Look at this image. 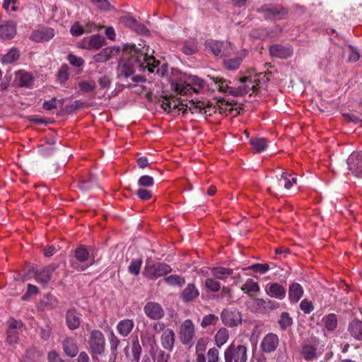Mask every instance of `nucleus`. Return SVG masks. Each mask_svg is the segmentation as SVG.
Returning a JSON list of instances; mask_svg holds the SVG:
<instances>
[{"label": "nucleus", "instance_id": "f257e3e1", "mask_svg": "<svg viewBox=\"0 0 362 362\" xmlns=\"http://www.w3.org/2000/svg\"><path fill=\"white\" fill-rule=\"evenodd\" d=\"M148 52L149 47L144 41L138 45L127 44L124 46L117 71V78L124 83V86L129 87L146 81L144 76L135 74L137 70L144 71L147 69L150 73H153L156 69L158 76L167 75L168 65L163 63L160 66V62L150 55Z\"/></svg>", "mask_w": 362, "mask_h": 362}, {"label": "nucleus", "instance_id": "f03ea898", "mask_svg": "<svg viewBox=\"0 0 362 362\" xmlns=\"http://www.w3.org/2000/svg\"><path fill=\"white\" fill-rule=\"evenodd\" d=\"M271 73H259L257 78L252 79L251 76L240 77L238 81L241 85L238 87L234 88L230 86L231 83L230 81L222 77H211L210 79L214 83L216 88L219 92L225 93L233 96H243L247 93L251 95L252 93H257L259 88L260 77H266L267 75Z\"/></svg>", "mask_w": 362, "mask_h": 362}, {"label": "nucleus", "instance_id": "7ed1b4c3", "mask_svg": "<svg viewBox=\"0 0 362 362\" xmlns=\"http://www.w3.org/2000/svg\"><path fill=\"white\" fill-rule=\"evenodd\" d=\"M74 257L69 259L72 268L83 272L95 262V250L92 247L89 249L83 245H80L73 250Z\"/></svg>", "mask_w": 362, "mask_h": 362}, {"label": "nucleus", "instance_id": "20e7f679", "mask_svg": "<svg viewBox=\"0 0 362 362\" xmlns=\"http://www.w3.org/2000/svg\"><path fill=\"white\" fill-rule=\"evenodd\" d=\"M88 346L93 361L102 355L105 350V339L104 334L98 329H93L89 337Z\"/></svg>", "mask_w": 362, "mask_h": 362}, {"label": "nucleus", "instance_id": "39448f33", "mask_svg": "<svg viewBox=\"0 0 362 362\" xmlns=\"http://www.w3.org/2000/svg\"><path fill=\"white\" fill-rule=\"evenodd\" d=\"M225 362H247V349L242 344L231 343L224 351Z\"/></svg>", "mask_w": 362, "mask_h": 362}, {"label": "nucleus", "instance_id": "423d86ee", "mask_svg": "<svg viewBox=\"0 0 362 362\" xmlns=\"http://www.w3.org/2000/svg\"><path fill=\"white\" fill-rule=\"evenodd\" d=\"M179 339L182 344L192 346L195 337V327L189 319L185 320L180 325L178 331Z\"/></svg>", "mask_w": 362, "mask_h": 362}, {"label": "nucleus", "instance_id": "0eeeda50", "mask_svg": "<svg viewBox=\"0 0 362 362\" xmlns=\"http://www.w3.org/2000/svg\"><path fill=\"white\" fill-rule=\"evenodd\" d=\"M171 272L172 268L170 265L164 262H158L151 265H146L144 274L148 279L156 280Z\"/></svg>", "mask_w": 362, "mask_h": 362}, {"label": "nucleus", "instance_id": "6e6552de", "mask_svg": "<svg viewBox=\"0 0 362 362\" xmlns=\"http://www.w3.org/2000/svg\"><path fill=\"white\" fill-rule=\"evenodd\" d=\"M221 319L224 325L234 327L241 324L242 315L237 308H224L221 313Z\"/></svg>", "mask_w": 362, "mask_h": 362}, {"label": "nucleus", "instance_id": "1a4fd4ad", "mask_svg": "<svg viewBox=\"0 0 362 362\" xmlns=\"http://www.w3.org/2000/svg\"><path fill=\"white\" fill-rule=\"evenodd\" d=\"M257 12L262 13L265 19H282L287 15V11L281 6L264 4L257 8Z\"/></svg>", "mask_w": 362, "mask_h": 362}, {"label": "nucleus", "instance_id": "9d476101", "mask_svg": "<svg viewBox=\"0 0 362 362\" xmlns=\"http://www.w3.org/2000/svg\"><path fill=\"white\" fill-rule=\"evenodd\" d=\"M58 268L57 264H50L46 267L37 269L34 274V278L37 283L46 287L50 281L52 274Z\"/></svg>", "mask_w": 362, "mask_h": 362}, {"label": "nucleus", "instance_id": "9b49d317", "mask_svg": "<svg viewBox=\"0 0 362 362\" xmlns=\"http://www.w3.org/2000/svg\"><path fill=\"white\" fill-rule=\"evenodd\" d=\"M347 165L356 177L362 178V151L352 153L347 158Z\"/></svg>", "mask_w": 362, "mask_h": 362}, {"label": "nucleus", "instance_id": "f8f14e48", "mask_svg": "<svg viewBox=\"0 0 362 362\" xmlns=\"http://www.w3.org/2000/svg\"><path fill=\"white\" fill-rule=\"evenodd\" d=\"M279 344V337L276 334L268 333L263 337L259 347L263 353L270 354L276 349Z\"/></svg>", "mask_w": 362, "mask_h": 362}, {"label": "nucleus", "instance_id": "ddd939ff", "mask_svg": "<svg viewBox=\"0 0 362 362\" xmlns=\"http://www.w3.org/2000/svg\"><path fill=\"white\" fill-rule=\"evenodd\" d=\"M145 315L151 320H159L164 317L165 313L162 306L156 302H148L144 307Z\"/></svg>", "mask_w": 362, "mask_h": 362}, {"label": "nucleus", "instance_id": "4468645a", "mask_svg": "<svg viewBox=\"0 0 362 362\" xmlns=\"http://www.w3.org/2000/svg\"><path fill=\"white\" fill-rule=\"evenodd\" d=\"M55 35L54 30L49 27H42L34 30L30 38L36 42H44L50 40Z\"/></svg>", "mask_w": 362, "mask_h": 362}, {"label": "nucleus", "instance_id": "2eb2a0df", "mask_svg": "<svg viewBox=\"0 0 362 362\" xmlns=\"http://www.w3.org/2000/svg\"><path fill=\"white\" fill-rule=\"evenodd\" d=\"M105 39L100 35H93L90 37L84 38L78 42V45L88 49H98L105 45Z\"/></svg>", "mask_w": 362, "mask_h": 362}, {"label": "nucleus", "instance_id": "dca6fc26", "mask_svg": "<svg viewBox=\"0 0 362 362\" xmlns=\"http://www.w3.org/2000/svg\"><path fill=\"white\" fill-rule=\"evenodd\" d=\"M265 293L271 298L281 300L286 298V289L283 285L274 282L265 286Z\"/></svg>", "mask_w": 362, "mask_h": 362}, {"label": "nucleus", "instance_id": "f3484780", "mask_svg": "<svg viewBox=\"0 0 362 362\" xmlns=\"http://www.w3.org/2000/svg\"><path fill=\"white\" fill-rule=\"evenodd\" d=\"M276 177V180L273 182V187L276 189H280L282 187H284L286 189H291L293 185L297 183V177L287 173H282L280 175V177L278 175Z\"/></svg>", "mask_w": 362, "mask_h": 362}, {"label": "nucleus", "instance_id": "a211bd4d", "mask_svg": "<svg viewBox=\"0 0 362 362\" xmlns=\"http://www.w3.org/2000/svg\"><path fill=\"white\" fill-rule=\"evenodd\" d=\"M62 346L64 354L70 358L76 356L79 351L77 341L74 337H65L62 341Z\"/></svg>", "mask_w": 362, "mask_h": 362}, {"label": "nucleus", "instance_id": "6ab92c4d", "mask_svg": "<svg viewBox=\"0 0 362 362\" xmlns=\"http://www.w3.org/2000/svg\"><path fill=\"white\" fill-rule=\"evenodd\" d=\"M293 50L291 46L282 45H273L269 48V53L272 57L279 59H287L293 54Z\"/></svg>", "mask_w": 362, "mask_h": 362}, {"label": "nucleus", "instance_id": "aec40b11", "mask_svg": "<svg viewBox=\"0 0 362 362\" xmlns=\"http://www.w3.org/2000/svg\"><path fill=\"white\" fill-rule=\"evenodd\" d=\"M119 21L125 26L131 28L138 33L144 34L148 32L145 25L139 23L135 18L129 15L121 16Z\"/></svg>", "mask_w": 362, "mask_h": 362}, {"label": "nucleus", "instance_id": "412c9836", "mask_svg": "<svg viewBox=\"0 0 362 362\" xmlns=\"http://www.w3.org/2000/svg\"><path fill=\"white\" fill-rule=\"evenodd\" d=\"M199 296V291L194 284L189 283L180 293V298L184 303H190Z\"/></svg>", "mask_w": 362, "mask_h": 362}, {"label": "nucleus", "instance_id": "4be33fe9", "mask_svg": "<svg viewBox=\"0 0 362 362\" xmlns=\"http://www.w3.org/2000/svg\"><path fill=\"white\" fill-rule=\"evenodd\" d=\"M227 45V42L224 43L212 40L206 41L205 43L206 49L208 51L212 52L215 56L221 57L227 54V52L225 49V47Z\"/></svg>", "mask_w": 362, "mask_h": 362}, {"label": "nucleus", "instance_id": "5701e85b", "mask_svg": "<svg viewBox=\"0 0 362 362\" xmlns=\"http://www.w3.org/2000/svg\"><path fill=\"white\" fill-rule=\"evenodd\" d=\"M81 314L76 308L69 309L66 313V323L69 329L74 330L79 327L81 324Z\"/></svg>", "mask_w": 362, "mask_h": 362}, {"label": "nucleus", "instance_id": "b1692460", "mask_svg": "<svg viewBox=\"0 0 362 362\" xmlns=\"http://www.w3.org/2000/svg\"><path fill=\"white\" fill-rule=\"evenodd\" d=\"M160 339L161 344L165 349L169 351L173 350L175 342V334L172 329L168 328L165 329L163 332Z\"/></svg>", "mask_w": 362, "mask_h": 362}, {"label": "nucleus", "instance_id": "393cba45", "mask_svg": "<svg viewBox=\"0 0 362 362\" xmlns=\"http://www.w3.org/2000/svg\"><path fill=\"white\" fill-rule=\"evenodd\" d=\"M348 332L357 341H362V321L355 318L349 322Z\"/></svg>", "mask_w": 362, "mask_h": 362}, {"label": "nucleus", "instance_id": "a878e982", "mask_svg": "<svg viewBox=\"0 0 362 362\" xmlns=\"http://www.w3.org/2000/svg\"><path fill=\"white\" fill-rule=\"evenodd\" d=\"M300 353L306 361H312L317 358V347L308 343L302 344Z\"/></svg>", "mask_w": 362, "mask_h": 362}, {"label": "nucleus", "instance_id": "bb28decb", "mask_svg": "<svg viewBox=\"0 0 362 362\" xmlns=\"http://www.w3.org/2000/svg\"><path fill=\"white\" fill-rule=\"evenodd\" d=\"M303 288L300 284L293 282L290 284L288 288V298L291 303H297L303 297Z\"/></svg>", "mask_w": 362, "mask_h": 362}, {"label": "nucleus", "instance_id": "cd10ccee", "mask_svg": "<svg viewBox=\"0 0 362 362\" xmlns=\"http://www.w3.org/2000/svg\"><path fill=\"white\" fill-rule=\"evenodd\" d=\"M16 34V25L12 21L0 25V37L4 40L12 39Z\"/></svg>", "mask_w": 362, "mask_h": 362}, {"label": "nucleus", "instance_id": "c85d7f7f", "mask_svg": "<svg viewBox=\"0 0 362 362\" xmlns=\"http://www.w3.org/2000/svg\"><path fill=\"white\" fill-rule=\"evenodd\" d=\"M119 52V48L116 47H109L103 49L100 53L95 55L96 62H107L111 58L117 55Z\"/></svg>", "mask_w": 362, "mask_h": 362}, {"label": "nucleus", "instance_id": "c756f323", "mask_svg": "<svg viewBox=\"0 0 362 362\" xmlns=\"http://www.w3.org/2000/svg\"><path fill=\"white\" fill-rule=\"evenodd\" d=\"M134 322L132 320L124 319L120 320L116 327L117 331L122 337H127L132 331Z\"/></svg>", "mask_w": 362, "mask_h": 362}, {"label": "nucleus", "instance_id": "7c9ffc66", "mask_svg": "<svg viewBox=\"0 0 362 362\" xmlns=\"http://www.w3.org/2000/svg\"><path fill=\"white\" fill-rule=\"evenodd\" d=\"M78 187L83 191L86 192L94 188L98 187V180L93 176H88L83 177L78 183Z\"/></svg>", "mask_w": 362, "mask_h": 362}, {"label": "nucleus", "instance_id": "2f4dec72", "mask_svg": "<svg viewBox=\"0 0 362 362\" xmlns=\"http://www.w3.org/2000/svg\"><path fill=\"white\" fill-rule=\"evenodd\" d=\"M211 274L216 279L226 281L233 274V269L223 267H215L211 269Z\"/></svg>", "mask_w": 362, "mask_h": 362}, {"label": "nucleus", "instance_id": "473e14b6", "mask_svg": "<svg viewBox=\"0 0 362 362\" xmlns=\"http://www.w3.org/2000/svg\"><path fill=\"white\" fill-rule=\"evenodd\" d=\"M16 82L20 87L30 88L33 83V77L28 72L20 71L16 74Z\"/></svg>", "mask_w": 362, "mask_h": 362}, {"label": "nucleus", "instance_id": "72a5a7b5", "mask_svg": "<svg viewBox=\"0 0 362 362\" xmlns=\"http://www.w3.org/2000/svg\"><path fill=\"white\" fill-rule=\"evenodd\" d=\"M322 322L327 331L333 332L337 327L338 318L336 314L329 313L322 317Z\"/></svg>", "mask_w": 362, "mask_h": 362}, {"label": "nucleus", "instance_id": "f704fd0d", "mask_svg": "<svg viewBox=\"0 0 362 362\" xmlns=\"http://www.w3.org/2000/svg\"><path fill=\"white\" fill-rule=\"evenodd\" d=\"M240 289L244 293L247 294L250 293H257L260 291L258 282L253 279H247L245 283L241 286ZM249 296H251V295Z\"/></svg>", "mask_w": 362, "mask_h": 362}, {"label": "nucleus", "instance_id": "c9c22d12", "mask_svg": "<svg viewBox=\"0 0 362 362\" xmlns=\"http://www.w3.org/2000/svg\"><path fill=\"white\" fill-rule=\"evenodd\" d=\"M229 339V332L225 327L220 328L214 336L216 345L221 348Z\"/></svg>", "mask_w": 362, "mask_h": 362}, {"label": "nucleus", "instance_id": "e433bc0d", "mask_svg": "<svg viewBox=\"0 0 362 362\" xmlns=\"http://www.w3.org/2000/svg\"><path fill=\"white\" fill-rule=\"evenodd\" d=\"M255 153H261L264 151L267 146L268 141L265 138H253L250 141Z\"/></svg>", "mask_w": 362, "mask_h": 362}, {"label": "nucleus", "instance_id": "4c0bfd02", "mask_svg": "<svg viewBox=\"0 0 362 362\" xmlns=\"http://www.w3.org/2000/svg\"><path fill=\"white\" fill-rule=\"evenodd\" d=\"M163 281L171 286L182 287L185 284V279L176 274H173L165 277Z\"/></svg>", "mask_w": 362, "mask_h": 362}, {"label": "nucleus", "instance_id": "58836bf2", "mask_svg": "<svg viewBox=\"0 0 362 362\" xmlns=\"http://www.w3.org/2000/svg\"><path fill=\"white\" fill-rule=\"evenodd\" d=\"M189 83L192 88V91L196 93H201L204 88V81L197 76H190L189 78Z\"/></svg>", "mask_w": 362, "mask_h": 362}, {"label": "nucleus", "instance_id": "ea45409f", "mask_svg": "<svg viewBox=\"0 0 362 362\" xmlns=\"http://www.w3.org/2000/svg\"><path fill=\"white\" fill-rule=\"evenodd\" d=\"M293 319L290 316V314L287 312H283L281 314L280 318L278 321L280 329L283 331L286 330L293 325Z\"/></svg>", "mask_w": 362, "mask_h": 362}, {"label": "nucleus", "instance_id": "a19ab883", "mask_svg": "<svg viewBox=\"0 0 362 362\" xmlns=\"http://www.w3.org/2000/svg\"><path fill=\"white\" fill-rule=\"evenodd\" d=\"M80 90L84 93H93L95 94V83L94 81H81L78 83Z\"/></svg>", "mask_w": 362, "mask_h": 362}, {"label": "nucleus", "instance_id": "79ce46f5", "mask_svg": "<svg viewBox=\"0 0 362 362\" xmlns=\"http://www.w3.org/2000/svg\"><path fill=\"white\" fill-rule=\"evenodd\" d=\"M58 299L52 293H47L42 300V304L47 310L54 309L58 305Z\"/></svg>", "mask_w": 362, "mask_h": 362}, {"label": "nucleus", "instance_id": "37998d69", "mask_svg": "<svg viewBox=\"0 0 362 362\" xmlns=\"http://www.w3.org/2000/svg\"><path fill=\"white\" fill-rule=\"evenodd\" d=\"M142 263L143 261L141 258L132 259L127 268L129 273L134 276L139 275L142 266Z\"/></svg>", "mask_w": 362, "mask_h": 362}, {"label": "nucleus", "instance_id": "c03bdc74", "mask_svg": "<svg viewBox=\"0 0 362 362\" xmlns=\"http://www.w3.org/2000/svg\"><path fill=\"white\" fill-rule=\"evenodd\" d=\"M172 86L174 87L175 91L177 94L187 95L191 93V91H192V88L189 81L187 83H176L175 84H172Z\"/></svg>", "mask_w": 362, "mask_h": 362}, {"label": "nucleus", "instance_id": "a18cd8bd", "mask_svg": "<svg viewBox=\"0 0 362 362\" xmlns=\"http://www.w3.org/2000/svg\"><path fill=\"white\" fill-rule=\"evenodd\" d=\"M218 321V316L214 314H208L203 317L200 325L202 328H206L209 325H216Z\"/></svg>", "mask_w": 362, "mask_h": 362}, {"label": "nucleus", "instance_id": "49530a36", "mask_svg": "<svg viewBox=\"0 0 362 362\" xmlns=\"http://www.w3.org/2000/svg\"><path fill=\"white\" fill-rule=\"evenodd\" d=\"M209 340L206 337L199 338L195 346V353L196 356H204V352L206 349V346L208 344Z\"/></svg>", "mask_w": 362, "mask_h": 362}, {"label": "nucleus", "instance_id": "de8ad7c7", "mask_svg": "<svg viewBox=\"0 0 362 362\" xmlns=\"http://www.w3.org/2000/svg\"><path fill=\"white\" fill-rule=\"evenodd\" d=\"M204 287L211 292H218L221 289V284L215 278H206L204 281Z\"/></svg>", "mask_w": 362, "mask_h": 362}, {"label": "nucleus", "instance_id": "09e8293b", "mask_svg": "<svg viewBox=\"0 0 362 362\" xmlns=\"http://www.w3.org/2000/svg\"><path fill=\"white\" fill-rule=\"evenodd\" d=\"M242 62V58L235 57L233 59H228L223 61L224 66L226 69L230 71H235L239 67Z\"/></svg>", "mask_w": 362, "mask_h": 362}, {"label": "nucleus", "instance_id": "8fccbe9b", "mask_svg": "<svg viewBox=\"0 0 362 362\" xmlns=\"http://www.w3.org/2000/svg\"><path fill=\"white\" fill-rule=\"evenodd\" d=\"M19 51L16 48L11 49L8 53L4 55L2 62L5 64H11L19 58Z\"/></svg>", "mask_w": 362, "mask_h": 362}, {"label": "nucleus", "instance_id": "3c124183", "mask_svg": "<svg viewBox=\"0 0 362 362\" xmlns=\"http://www.w3.org/2000/svg\"><path fill=\"white\" fill-rule=\"evenodd\" d=\"M108 340L110 342V351H111L112 354L116 355L118 346L120 344V341L117 338V337L113 331H110V332L109 333Z\"/></svg>", "mask_w": 362, "mask_h": 362}, {"label": "nucleus", "instance_id": "603ef678", "mask_svg": "<svg viewBox=\"0 0 362 362\" xmlns=\"http://www.w3.org/2000/svg\"><path fill=\"white\" fill-rule=\"evenodd\" d=\"M142 351V348L139 344L138 338H136L132 341V354L134 360L139 362Z\"/></svg>", "mask_w": 362, "mask_h": 362}, {"label": "nucleus", "instance_id": "864d4df0", "mask_svg": "<svg viewBox=\"0 0 362 362\" xmlns=\"http://www.w3.org/2000/svg\"><path fill=\"white\" fill-rule=\"evenodd\" d=\"M90 32V29L84 28L78 22L74 23L70 29V33L73 36H79L85 33Z\"/></svg>", "mask_w": 362, "mask_h": 362}, {"label": "nucleus", "instance_id": "5fc2aeb1", "mask_svg": "<svg viewBox=\"0 0 362 362\" xmlns=\"http://www.w3.org/2000/svg\"><path fill=\"white\" fill-rule=\"evenodd\" d=\"M69 77V67L67 65L64 64L62 66L60 69L59 70L57 73V80L61 83H63L66 82Z\"/></svg>", "mask_w": 362, "mask_h": 362}, {"label": "nucleus", "instance_id": "6e6d98bb", "mask_svg": "<svg viewBox=\"0 0 362 362\" xmlns=\"http://www.w3.org/2000/svg\"><path fill=\"white\" fill-rule=\"evenodd\" d=\"M154 362H168L170 354L164 351L159 349L156 351V354L152 356Z\"/></svg>", "mask_w": 362, "mask_h": 362}, {"label": "nucleus", "instance_id": "4d7b16f0", "mask_svg": "<svg viewBox=\"0 0 362 362\" xmlns=\"http://www.w3.org/2000/svg\"><path fill=\"white\" fill-rule=\"evenodd\" d=\"M57 103H59L60 104L63 103V100H57L56 98H52L49 100H45L42 104V107L45 110H52L54 109H56L57 107Z\"/></svg>", "mask_w": 362, "mask_h": 362}, {"label": "nucleus", "instance_id": "13d9d810", "mask_svg": "<svg viewBox=\"0 0 362 362\" xmlns=\"http://www.w3.org/2000/svg\"><path fill=\"white\" fill-rule=\"evenodd\" d=\"M154 184V180L151 176L142 175L138 180V185L142 187H149Z\"/></svg>", "mask_w": 362, "mask_h": 362}, {"label": "nucleus", "instance_id": "bf43d9fd", "mask_svg": "<svg viewBox=\"0 0 362 362\" xmlns=\"http://www.w3.org/2000/svg\"><path fill=\"white\" fill-rule=\"evenodd\" d=\"M219 351L216 347L210 348L207 351L208 362H219Z\"/></svg>", "mask_w": 362, "mask_h": 362}, {"label": "nucleus", "instance_id": "052dcab7", "mask_svg": "<svg viewBox=\"0 0 362 362\" xmlns=\"http://www.w3.org/2000/svg\"><path fill=\"white\" fill-rule=\"evenodd\" d=\"M300 308L305 314H310L314 310V305L310 300L303 299L300 303Z\"/></svg>", "mask_w": 362, "mask_h": 362}, {"label": "nucleus", "instance_id": "680f3d73", "mask_svg": "<svg viewBox=\"0 0 362 362\" xmlns=\"http://www.w3.org/2000/svg\"><path fill=\"white\" fill-rule=\"evenodd\" d=\"M248 269L252 270L255 273L264 274L269 269V267L267 264L257 263L252 264Z\"/></svg>", "mask_w": 362, "mask_h": 362}, {"label": "nucleus", "instance_id": "e2e57ef3", "mask_svg": "<svg viewBox=\"0 0 362 362\" xmlns=\"http://www.w3.org/2000/svg\"><path fill=\"white\" fill-rule=\"evenodd\" d=\"M18 3V0H4L3 8L8 11L11 7V11L16 12L20 11V8L17 6Z\"/></svg>", "mask_w": 362, "mask_h": 362}, {"label": "nucleus", "instance_id": "0e129e2a", "mask_svg": "<svg viewBox=\"0 0 362 362\" xmlns=\"http://www.w3.org/2000/svg\"><path fill=\"white\" fill-rule=\"evenodd\" d=\"M98 82L103 89H107L112 83V79L108 75H103L99 77Z\"/></svg>", "mask_w": 362, "mask_h": 362}, {"label": "nucleus", "instance_id": "69168bd1", "mask_svg": "<svg viewBox=\"0 0 362 362\" xmlns=\"http://www.w3.org/2000/svg\"><path fill=\"white\" fill-rule=\"evenodd\" d=\"M197 50V46L194 42H186L182 47V51L183 53H185L187 55H191L194 54Z\"/></svg>", "mask_w": 362, "mask_h": 362}, {"label": "nucleus", "instance_id": "338daca9", "mask_svg": "<svg viewBox=\"0 0 362 362\" xmlns=\"http://www.w3.org/2000/svg\"><path fill=\"white\" fill-rule=\"evenodd\" d=\"M18 341V334L16 330L8 329L6 341L10 344H16Z\"/></svg>", "mask_w": 362, "mask_h": 362}, {"label": "nucleus", "instance_id": "774afa93", "mask_svg": "<svg viewBox=\"0 0 362 362\" xmlns=\"http://www.w3.org/2000/svg\"><path fill=\"white\" fill-rule=\"evenodd\" d=\"M48 362H66L56 351H50L47 354Z\"/></svg>", "mask_w": 362, "mask_h": 362}]
</instances>
